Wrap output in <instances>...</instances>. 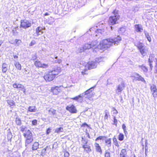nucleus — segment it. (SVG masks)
I'll use <instances>...</instances> for the list:
<instances>
[{"instance_id":"obj_1","label":"nucleus","mask_w":157,"mask_h":157,"mask_svg":"<svg viewBox=\"0 0 157 157\" xmlns=\"http://www.w3.org/2000/svg\"><path fill=\"white\" fill-rule=\"evenodd\" d=\"M121 40V37L117 36V37L113 39L103 40L100 42V45L101 49H106L111 45H117Z\"/></svg>"},{"instance_id":"obj_2","label":"nucleus","mask_w":157,"mask_h":157,"mask_svg":"<svg viewBox=\"0 0 157 157\" xmlns=\"http://www.w3.org/2000/svg\"><path fill=\"white\" fill-rule=\"evenodd\" d=\"M23 136L25 139V146L26 148H28L29 145L33 141L32 133L28 130L23 134Z\"/></svg>"},{"instance_id":"obj_3","label":"nucleus","mask_w":157,"mask_h":157,"mask_svg":"<svg viewBox=\"0 0 157 157\" xmlns=\"http://www.w3.org/2000/svg\"><path fill=\"white\" fill-rule=\"evenodd\" d=\"M133 42L135 46H136L139 50L141 55L144 56L146 55L147 50L146 47L142 43L140 42L139 41H136L134 40H133Z\"/></svg>"},{"instance_id":"obj_4","label":"nucleus","mask_w":157,"mask_h":157,"mask_svg":"<svg viewBox=\"0 0 157 157\" xmlns=\"http://www.w3.org/2000/svg\"><path fill=\"white\" fill-rule=\"evenodd\" d=\"M104 58L100 57L95 59V61L89 62L85 66V68H87L88 70H91L96 68L98 63L102 61Z\"/></svg>"},{"instance_id":"obj_5","label":"nucleus","mask_w":157,"mask_h":157,"mask_svg":"<svg viewBox=\"0 0 157 157\" xmlns=\"http://www.w3.org/2000/svg\"><path fill=\"white\" fill-rule=\"evenodd\" d=\"M113 16H111L109 20V24L110 25H113L118 23L117 21L120 18L118 11L114 10L113 12Z\"/></svg>"},{"instance_id":"obj_6","label":"nucleus","mask_w":157,"mask_h":157,"mask_svg":"<svg viewBox=\"0 0 157 157\" xmlns=\"http://www.w3.org/2000/svg\"><path fill=\"white\" fill-rule=\"evenodd\" d=\"M32 25L31 21L26 19L22 20L21 21L20 28H22L26 29Z\"/></svg>"},{"instance_id":"obj_7","label":"nucleus","mask_w":157,"mask_h":157,"mask_svg":"<svg viewBox=\"0 0 157 157\" xmlns=\"http://www.w3.org/2000/svg\"><path fill=\"white\" fill-rule=\"evenodd\" d=\"M56 76L50 71L46 73L44 76V78L47 82H50L53 80Z\"/></svg>"},{"instance_id":"obj_8","label":"nucleus","mask_w":157,"mask_h":157,"mask_svg":"<svg viewBox=\"0 0 157 157\" xmlns=\"http://www.w3.org/2000/svg\"><path fill=\"white\" fill-rule=\"evenodd\" d=\"M96 87V85L92 87L82 94V96L83 97L86 98H89L91 96V95L93 94L92 91L94 90V88Z\"/></svg>"},{"instance_id":"obj_9","label":"nucleus","mask_w":157,"mask_h":157,"mask_svg":"<svg viewBox=\"0 0 157 157\" xmlns=\"http://www.w3.org/2000/svg\"><path fill=\"white\" fill-rule=\"evenodd\" d=\"M66 109L71 113H76L77 112L75 106L73 105H67L66 107Z\"/></svg>"},{"instance_id":"obj_10","label":"nucleus","mask_w":157,"mask_h":157,"mask_svg":"<svg viewBox=\"0 0 157 157\" xmlns=\"http://www.w3.org/2000/svg\"><path fill=\"white\" fill-rule=\"evenodd\" d=\"M134 74L137 76H136L135 75H132L131 77L133 78L134 79L133 80H135L136 81H141L143 82L144 83H146V81L144 80V78L142 77L141 75H140L139 74L137 73H135Z\"/></svg>"},{"instance_id":"obj_11","label":"nucleus","mask_w":157,"mask_h":157,"mask_svg":"<svg viewBox=\"0 0 157 157\" xmlns=\"http://www.w3.org/2000/svg\"><path fill=\"white\" fill-rule=\"evenodd\" d=\"M125 87V85L124 82H122L117 86L116 90V92L118 94H121L122 90Z\"/></svg>"},{"instance_id":"obj_12","label":"nucleus","mask_w":157,"mask_h":157,"mask_svg":"<svg viewBox=\"0 0 157 157\" xmlns=\"http://www.w3.org/2000/svg\"><path fill=\"white\" fill-rule=\"evenodd\" d=\"M61 71L60 68L58 67H53L52 69L50 70L51 72H52V74L55 76L58 75Z\"/></svg>"},{"instance_id":"obj_13","label":"nucleus","mask_w":157,"mask_h":157,"mask_svg":"<svg viewBox=\"0 0 157 157\" xmlns=\"http://www.w3.org/2000/svg\"><path fill=\"white\" fill-rule=\"evenodd\" d=\"M61 86H57L52 87L51 89V91L54 94H57L60 91V89H59V88Z\"/></svg>"},{"instance_id":"obj_14","label":"nucleus","mask_w":157,"mask_h":157,"mask_svg":"<svg viewBox=\"0 0 157 157\" xmlns=\"http://www.w3.org/2000/svg\"><path fill=\"white\" fill-rule=\"evenodd\" d=\"M44 30L43 28L40 26H39L36 29V33L37 36L41 35L43 33V30Z\"/></svg>"},{"instance_id":"obj_15","label":"nucleus","mask_w":157,"mask_h":157,"mask_svg":"<svg viewBox=\"0 0 157 157\" xmlns=\"http://www.w3.org/2000/svg\"><path fill=\"white\" fill-rule=\"evenodd\" d=\"M83 97L82 96V94H80L78 96L72 98L71 99L73 100H75L78 102L81 103L83 101Z\"/></svg>"},{"instance_id":"obj_16","label":"nucleus","mask_w":157,"mask_h":157,"mask_svg":"<svg viewBox=\"0 0 157 157\" xmlns=\"http://www.w3.org/2000/svg\"><path fill=\"white\" fill-rule=\"evenodd\" d=\"M134 26L135 31L137 32H142L143 28L141 25L136 24Z\"/></svg>"},{"instance_id":"obj_17","label":"nucleus","mask_w":157,"mask_h":157,"mask_svg":"<svg viewBox=\"0 0 157 157\" xmlns=\"http://www.w3.org/2000/svg\"><path fill=\"white\" fill-rule=\"evenodd\" d=\"M111 139L108 138L105 139V145L108 147H110L111 146Z\"/></svg>"},{"instance_id":"obj_18","label":"nucleus","mask_w":157,"mask_h":157,"mask_svg":"<svg viewBox=\"0 0 157 157\" xmlns=\"http://www.w3.org/2000/svg\"><path fill=\"white\" fill-rule=\"evenodd\" d=\"M88 140L86 138L85 136L83 137V136L82 137V146H84L86 145L87 146V144L88 143Z\"/></svg>"},{"instance_id":"obj_19","label":"nucleus","mask_w":157,"mask_h":157,"mask_svg":"<svg viewBox=\"0 0 157 157\" xmlns=\"http://www.w3.org/2000/svg\"><path fill=\"white\" fill-rule=\"evenodd\" d=\"M94 145L95 147L96 151L100 153V154H102V151L101 147L99 145V144L98 143H96Z\"/></svg>"},{"instance_id":"obj_20","label":"nucleus","mask_w":157,"mask_h":157,"mask_svg":"<svg viewBox=\"0 0 157 157\" xmlns=\"http://www.w3.org/2000/svg\"><path fill=\"white\" fill-rule=\"evenodd\" d=\"M39 144L37 142H36L34 143L32 146V150L33 151H35L37 150L39 148Z\"/></svg>"},{"instance_id":"obj_21","label":"nucleus","mask_w":157,"mask_h":157,"mask_svg":"<svg viewBox=\"0 0 157 157\" xmlns=\"http://www.w3.org/2000/svg\"><path fill=\"white\" fill-rule=\"evenodd\" d=\"M127 152L125 149H122L121 151L120 154V157H126L127 155Z\"/></svg>"},{"instance_id":"obj_22","label":"nucleus","mask_w":157,"mask_h":157,"mask_svg":"<svg viewBox=\"0 0 157 157\" xmlns=\"http://www.w3.org/2000/svg\"><path fill=\"white\" fill-rule=\"evenodd\" d=\"M51 149L50 147L49 146H47L45 148L43 149L40 152V155L43 156L45 154L46 151L47 150H49Z\"/></svg>"},{"instance_id":"obj_23","label":"nucleus","mask_w":157,"mask_h":157,"mask_svg":"<svg viewBox=\"0 0 157 157\" xmlns=\"http://www.w3.org/2000/svg\"><path fill=\"white\" fill-rule=\"evenodd\" d=\"M138 67L139 68H141L144 74L146 73L147 72L148 69L144 65H139Z\"/></svg>"},{"instance_id":"obj_24","label":"nucleus","mask_w":157,"mask_h":157,"mask_svg":"<svg viewBox=\"0 0 157 157\" xmlns=\"http://www.w3.org/2000/svg\"><path fill=\"white\" fill-rule=\"evenodd\" d=\"M82 147L84 148V150H85L87 153H88L91 151L90 147L88 145H87V146L85 145L82 146Z\"/></svg>"},{"instance_id":"obj_25","label":"nucleus","mask_w":157,"mask_h":157,"mask_svg":"<svg viewBox=\"0 0 157 157\" xmlns=\"http://www.w3.org/2000/svg\"><path fill=\"white\" fill-rule=\"evenodd\" d=\"M37 109L35 106H29L28 108V111L30 112L37 111Z\"/></svg>"},{"instance_id":"obj_26","label":"nucleus","mask_w":157,"mask_h":157,"mask_svg":"<svg viewBox=\"0 0 157 157\" xmlns=\"http://www.w3.org/2000/svg\"><path fill=\"white\" fill-rule=\"evenodd\" d=\"M64 130L62 127H60L59 128H56L55 129V132L58 133H60L61 132H63Z\"/></svg>"},{"instance_id":"obj_27","label":"nucleus","mask_w":157,"mask_h":157,"mask_svg":"<svg viewBox=\"0 0 157 157\" xmlns=\"http://www.w3.org/2000/svg\"><path fill=\"white\" fill-rule=\"evenodd\" d=\"M14 64L16 67L17 69L19 70H21V65L18 62L15 61Z\"/></svg>"},{"instance_id":"obj_28","label":"nucleus","mask_w":157,"mask_h":157,"mask_svg":"<svg viewBox=\"0 0 157 157\" xmlns=\"http://www.w3.org/2000/svg\"><path fill=\"white\" fill-rule=\"evenodd\" d=\"M18 29V26L14 28L12 30L13 35V36H16L17 34V30Z\"/></svg>"},{"instance_id":"obj_29","label":"nucleus","mask_w":157,"mask_h":157,"mask_svg":"<svg viewBox=\"0 0 157 157\" xmlns=\"http://www.w3.org/2000/svg\"><path fill=\"white\" fill-rule=\"evenodd\" d=\"M144 33L147 39V40L149 42H151V39L148 33L145 31H144Z\"/></svg>"},{"instance_id":"obj_30","label":"nucleus","mask_w":157,"mask_h":157,"mask_svg":"<svg viewBox=\"0 0 157 157\" xmlns=\"http://www.w3.org/2000/svg\"><path fill=\"white\" fill-rule=\"evenodd\" d=\"M91 48V45L90 44H86L83 46V48L85 49H89Z\"/></svg>"},{"instance_id":"obj_31","label":"nucleus","mask_w":157,"mask_h":157,"mask_svg":"<svg viewBox=\"0 0 157 157\" xmlns=\"http://www.w3.org/2000/svg\"><path fill=\"white\" fill-rule=\"evenodd\" d=\"M54 57L55 60H54V62L56 63H60L62 62V60L60 59H58V56H56V55H55L54 56Z\"/></svg>"},{"instance_id":"obj_32","label":"nucleus","mask_w":157,"mask_h":157,"mask_svg":"<svg viewBox=\"0 0 157 157\" xmlns=\"http://www.w3.org/2000/svg\"><path fill=\"white\" fill-rule=\"evenodd\" d=\"M113 143L117 147H119V144L118 143V141L116 139L115 136H114V137L113 138Z\"/></svg>"},{"instance_id":"obj_33","label":"nucleus","mask_w":157,"mask_h":157,"mask_svg":"<svg viewBox=\"0 0 157 157\" xmlns=\"http://www.w3.org/2000/svg\"><path fill=\"white\" fill-rule=\"evenodd\" d=\"M42 63H41L40 61L38 60L36 61L34 63V65L36 67H40Z\"/></svg>"},{"instance_id":"obj_34","label":"nucleus","mask_w":157,"mask_h":157,"mask_svg":"<svg viewBox=\"0 0 157 157\" xmlns=\"http://www.w3.org/2000/svg\"><path fill=\"white\" fill-rule=\"evenodd\" d=\"M107 138L106 136H100L98 137L96 139L95 141H97L99 140H103L104 139H106Z\"/></svg>"},{"instance_id":"obj_35","label":"nucleus","mask_w":157,"mask_h":157,"mask_svg":"<svg viewBox=\"0 0 157 157\" xmlns=\"http://www.w3.org/2000/svg\"><path fill=\"white\" fill-rule=\"evenodd\" d=\"M124 135L121 133H120L118 136V140L120 141H122L124 140Z\"/></svg>"},{"instance_id":"obj_36","label":"nucleus","mask_w":157,"mask_h":157,"mask_svg":"<svg viewBox=\"0 0 157 157\" xmlns=\"http://www.w3.org/2000/svg\"><path fill=\"white\" fill-rule=\"evenodd\" d=\"M7 102L10 106H12L15 105L14 102L13 100H8Z\"/></svg>"},{"instance_id":"obj_37","label":"nucleus","mask_w":157,"mask_h":157,"mask_svg":"<svg viewBox=\"0 0 157 157\" xmlns=\"http://www.w3.org/2000/svg\"><path fill=\"white\" fill-rule=\"evenodd\" d=\"M48 112L52 114L53 115H54L56 112V110L54 109L51 108L48 110Z\"/></svg>"},{"instance_id":"obj_38","label":"nucleus","mask_w":157,"mask_h":157,"mask_svg":"<svg viewBox=\"0 0 157 157\" xmlns=\"http://www.w3.org/2000/svg\"><path fill=\"white\" fill-rule=\"evenodd\" d=\"M105 116L104 117L105 119H107L108 118V115L109 114V112L107 110H105Z\"/></svg>"},{"instance_id":"obj_39","label":"nucleus","mask_w":157,"mask_h":157,"mask_svg":"<svg viewBox=\"0 0 157 157\" xmlns=\"http://www.w3.org/2000/svg\"><path fill=\"white\" fill-rule=\"evenodd\" d=\"M90 45H91V48H92L94 47H95V46L97 44V40H95L94 41H93L91 42V43H90Z\"/></svg>"},{"instance_id":"obj_40","label":"nucleus","mask_w":157,"mask_h":157,"mask_svg":"<svg viewBox=\"0 0 157 157\" xmlns=\"http://www.w3.org/2000/svg\"><path fill=\"white\" fill-rule=\"evenodd\" d=\"M16 123L17 125H20L21 124V121L19 118H16L15 120Z\"/></svg>"},{"instance_id":"obj_41","label":"nucleus","mask_w":157,"mask_h":157,"mask_svg":"<svg viewBox=\"0 0 157 157\" xmlns=\"http://www.w3.org/2000/svg\"><path fill=\"white\" fill-rule=\"evenodd\" d=\"M125 31V28L124 27L121 28L118 30V32L120 33H124Z\"/></svg>"},{"instance_id":"obj_42","label":"nucleus","mask_w":157,"mask_h":157,"mask_svg":"<svg viewBox=\"0 0 157 157\" xmlns=\"http://www.w3.org/2000/svg\"><path fill=\"white\" fill-rule=\"evenodd\" d=\"M20 130L21 131L23 132L25 131V132L27 131H26V129H27L26 127L25 126L22 125V126L20 128Z\"/></svg>"},{"instance_id":"obj_43","label":"nucleus","mask_w":157,"mask_h":157,"mask_svg":"<svg viewBox=\"0 0 157 157\" xmlns=\"http://www.w3.org/2000/svg\"><path fill=\"white\" fill-rule=\"evenodd\" d=\"M151 92H153V94L156 91L157 89L155 86H152L151 87Z\"/></svg>"},{"instance_id":"obj_44","label":"nucleus","mask_w":157,"mask_h":157,"mask_svg":"<svg viewBox=\"0 0 157 157\" xmlns=\"http://www.w3.org/2000/svg\"><path fill=\"white\" fill-rule=\"evenodd\" d=\"M105 157H110V153L107 150L105 151Z\"/></svg>"},{"instance_id":"obj_45","label":"nucleus","mask_w":157,"mask_h":157,"mask_svg":"<svg viewBox=\"0 0 157 157\" xmlns=\"http://www.w3.org/2000/svg\"><path fill=\"white\" fill-rule=\"evenodd\" d=\"M113 119V124L115 125L116 126H117V120L116 119V117L114 116Z\"/></svg>"},{"instance_id":"obj_46","label":"nucleus","mask_w":157,"mask_h":157,"mask_svg":"<svg viewBox=\"0 0 157 157\" xmlns=\"http://www.w3.org/2000/svg\"><path fill=\"white\" fill-rule=\"evenodd\" d=\"M48 64L42 63L41 65L40 68H48Z\"/></svg>"},{"instance_id":"obj_47","label":"nucleus","mask_w":157,"mask_h":157,"mask_svg":"<svg viewBox=\"0 0 157 157\" xmlns=\"http://www.w3.org/2000/svg\"><path fill=\"white\" fill-rule=\"evenodd\" d=\"M37 121L36 120H33L32 121V125H36L37 124Z\"/></svg>"},{"instance_id":"obj_48","label":"nucleus","mask_w":157,"mask_h":157,"mask_svg":"<svg viewBox=\"0 0 157 157\" xmlns=\"http://www.w3.org/2000/svg\"><path fill=\"white\" fill-rule=\"evenodd\" d=\"M112 112L113 114H115L116 115L118 113V112L117 110L114 107L112 109Z\"/></svg>"},{"instance_id":"obj_49","label":"nucleus","mask_w":157,"mask_h":157,"mask_svg":"<svg viewBox=\"0 0 157 157\" xmlns=\"http://www.w3.org/2000/svg\"><path fill=\"white\" fill-rule=\"evenodd\" d=\"M7 65L6 63H3L2 66V69L6 68H7Z\"/></svg>"},{"instance_id":"obj_50","label":"nucleus","mask_w":157,"mask_h":157,"mask_svg":"<svg viewBox=\"0 0 157 157\" xmlns=\"http://www.w3.org/2000/svg\"><path fill=\"white\" fill-rule=\"evenodd\" d=\"M36 42L35 40H32L31 41V42L29 44V46H33V45H34V44H36Z\"/></svg>"},{"instance_id":"obj_51","label":"nucleus","mask_w":157,"mask_h":157,"mask_svg":"<svg viewBox=\"0 0 157 157\" xmlns=\"http://www.w3.org/2000/svg\"><path fill=\"white\" fill-rule=\"evenodd\" d=\"M24 86L20 84H19L18 85V87H17V88H20L21 89V90H23V89H24Z\"/></svg>"},{"instance_id":"obj_52","label":"nucleus","mask_w":157,"mask_h":157,"mask_svg":"<svg viewBox=\"0 0 157 157\" xmlns=\"http://www.w3.org/2000/svg\"><path fill=\"white\" fill-rule=\"evenodd\" d=\"M148 61L149 63V66H150V68L151 69H152V68L153 67V66H152V61L150 60V58L148 59Z\"/></svg>"},{"instance_id":"obj_53","label":"nucleus","mask_w":157,"mask_h":157,"mask_svg":"<svg viewBox=\"0 0 157 157\" xmlns=\"http://www.w3.org/2000/svg\"><path fill=\"white\" fill-rule=\"evenodd\" d=\"M51 129L50 128H48L46 130V134L47 135L49 134L51 132Z\"/></svg>"},{"instance_id":"obj_54","label":"nucleus","mask_w":157,"mask_h":157,"mask_svg":"<svg viewBox=\"0 0 157 157\" xmlns=\"http://www.w3.org/2000/svg\"><path fill=\"white\" fill-rule=\"evenodd\" d=\"M18 84H17L15 83L13 85V86L14 88H17V87H18Z\"/></svg>"},{"instance_id":"obj_55","label":"nucleus","mask_w":157,"mask_h":157,"mask_svg":"<svg viewBox=\"0 0 157 157\" xmlns=\"http://www.w3.org/2000/svg\"><path fill=\"white\" fill-rule=\"evenodd\" d=\"M85 50H86L83 48V46L82 48H81L78 49L79 52H83Z\"/></svg>"},{"instance_id":"obj_56","label":"nucleus","mask_w":157,"mask_h":157,"mask_svg":"<svg viewBox=\"0 0 157 157\" xmlns=\"http://www.w3.org/2000/svg\"><path fill=\"white\" fill-rule=\"evenodd\" d=\"M64 155L65 157H68L69 156V154L68 152L66 151L64 153Z\"/></svg>"},{"instance_id":"obj_57","label":"nucleus","mask_w":157,"mask_h":157,"mask_svg":"<svg viewBox=\"0 0 157 157\" xmlns=\"http://www.w3.org/2000/svg\"><path fill=\"white\" fill-rule=\"evenodd\" d=\"M36 55H33L32 57L31 58V60H36Z\"/></svg>"},{"instance_id":"obj_58","label":"nucleus","mask_w":157,"mask_h":157,"mask_svg":"<svg viewBox=\"0 0 157 157\" xmlns=\"http://www.w3.org/2000/svg\"><path fill=\"white\" fill-rule=\"evenodd\" d=\"M87 68H86L84 69V71L82 72V75H85V74H86V73H85V72L87 70Z\"/></svg>"},{"instance_id":"obj_59","label":"nucleus","mask_w":157,"mask_h":157,"mask_svg":"<svg viewBox=\"0 0 157 157\" xmlns=\"http://www.w3.org/2000/svg\"><path fill=\"white\" fill-rule=\"evenodd\" d=\"M15 41L16 42V44H18L20 43V42H19L20 41V42H21V40H20L16 39L15 40Z\"/></svg>"},{"instance_id":"obj_60","label":"nucleus","mask_w":157,"mask_h":157,"mask_svg":"<svg viewBox=\"0 0 157 157\" xmlns=\"http://www.w3.org/2000/svg\"><path fill=\"white\" fill-rule=\"evenodd\" d=\"M7 70V68L2 69V72L3 73H6Z\"/></svg>"},{"instance_id":"obj_61","label":"nucleus","mask_w":157,"mask_h":157,"mask_svg":"<svg viewBox=\"0 0 157 157\" xmlns=\"http://www.w3.org/2000/svg\"><path fill=\"white\" fill-rule=\"evenodd\" d=\"M82 127H85V126H86L87 127H89V125L86 123H84L83 124H82Z\"/></svg>"},{"instance_id":"obj_62","label":"nucleus","mask_w":157,"mask_h":157,"mask_svg":"<svg viewBox=\"0 0 157 157\" xmlns=\"http://www.w3.org/2000/svg\"><path fill=\"white\" fill-rule=\"evenodd\" d=\"M122 128L123 130H124L125 129H126V127L125 124H123L122 125Z\"/></svg>"},{"instance_id":"obj_63","label":"nucleus","mask_w":157,"mask_h":157,"mask_svg":"<svg viewBox=\"0 0 157 157\" xmlns=\"http://www.w3.org/2000/svg\"><path fill=\"white\" fill-rule=\"evenodd\" d=\"M155 69L156 71L155 73L157 74V75H156V77H157V63L156 64V65L155 67Z\"/></svg>"},{"instance_id":"obj_64","label":"nucleus","mask_w":157,"mask_h":157,"mask_svg":"<svg viewBox=\"0 0 157 157\" xmlns=\"http://www.w3.org/2000/svg\"><path fill=\"white\" fill-rule=\"evenodd\" d=\"M13 56L14 58L15 59H18V56L17 55H13Z\"/></svg>"}]
</instances>
